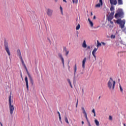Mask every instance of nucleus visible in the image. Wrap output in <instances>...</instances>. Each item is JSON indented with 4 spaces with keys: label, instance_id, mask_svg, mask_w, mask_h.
I'll return each instance as SVG.
<instances>
[{
    "label": "nucleus",
    "instance_id": "nucleus-1",
    "mask_svg": "<svg viewBox=\"0 0 126 126\" xmlns=\"http://www.w3.org/2000/svg\"><path fill=\"white\" fill-rule=\"evenodd\" d=\"M115 85H116V81L110 78L107 83L108 88L110 90H114L115 89Z\"/></svg>",
    "mask_w": 126,
    "mask_h": 126
},
{
    "label": "nucleus",
    "instance_id": "nucleus-2",
    "mask_svg": "<svg viewBox=\"0 0 126 126\" xmlns=\"http://www.w3.org/2000/svg\"><path fill=\"white\" fill-rule=\"evenodd\" d=\"M13 101L11 100V95H10L9 97V110H10V114L12 115L13 114V112L14 111V106L12 104V103Z\"/></svg>",
    "mask_w": 126,
    "mask_h": 126
},
{
    "label": "nucleus",
    "instance_id": "nucleus-3",
    "mask_svg": "<svg viewBox=\"0 0 126 126\" xmlns=\"http://www.w3.org/2000/svg\"><path fill=\"white\" fill-rule=\"evenodd\" d=\"M116 23H117V24H119L120 27L121 29H123V28L125 27V24H126V20H122L121 19H119L116 21Z\"/></svg>",
    "mask_w": 126,
    "mask_h": 126
},
{
    "label": "nucleus",
    "instance_id": "nucleus-4",
    "mask_svg": "<svg viewBox=\"0 0 126 126\" xmlns=\"http://www.w3.org/2000/svg\"><path fill=\"white\" fill-rule=\"evenodd\" d=\"M124 16V12H123V9H118L117 10V13H116L115 17L118 19V17H123Z\"/></svg>",
    "mask_w": 126,
    "mask_h": 126
},
{
    "label": "nucleus",
    "instance_id": "nucleus-5",
    "mask_svg": "<svg viewBox=\"0 0 126 126\" xmlns=\"http://www.w3.org/2000/svg\"><path fill=\"white\" fill-rule=\"evenodd\" d=\"M4 49L6 51L8 56H10V51L9 50V47H8V43L7 42H4Z\"/></svg>",
    "mask_w": 126,
    "mask_h": 126
},
{
    "label": "nucleus",
    "instance_id": "nucleus-6",
    "mask_svg": "<svg viewBox=\"0 0 126 126\" xmlns=\"http://www.w3.org/2000/svg\"><path fill=\"white\" fill-rule=\"evenodd\" d=\"M17 55L19 57V59H20L23 64H24V61H23V59H22V56H21V52H20V50H18L17 51Z\"/></svg>",
    "mask_w": 126,
    "mask_h": 126
},
{
    "label": "nucleus",
    "instance_id": "nucleus-7",
    "mask_svg": "<svg viewBox=\"0 0 126 126\" xmlns=\"http://www.w3.org/2000/svg\"><path fill=\"white\" fill-rule=\"evenodd\" d=\"M97 51H98V48H94L92 51V55L95 61L97 58V57L96 56V52H97Z\"/></svg>",
    "mask_w": 126,
    "mask_h": 126
},
{
    "label": "nucleus",
    "instance_id": "nucleus-8",
    "mask_svg": "<svg viewBox=\"0 0 126 126\" xmlns=\"http://www.w3.org/2000/svg\"><path fill=\"white\" fill-rule=\"evenodd\" d=\"M103 6V0H99V2L98 3L96 4L95 5V7L96 8H99Z\"/></svg>",
    "mask_w": 126,
    "mask_h": 126
},
{
    "label": "nucleus",
    "instance_id": "nucleus-9",
    "mask_svg": "<svg viewBox=\"0 0 126 126\" xmlns=\"http://www.w3.org/2000/svg\"><path fill=\"white\" fill-rule=\"evenodd\" d=\"M46 13L48 16L51 17L52 15H53V10L51 9H47Z\"/></svg>",
    "mask_w": 126,
    "mask_h": 126
},
{
    "label": "nucleus",
    "instance_id": "nucleus-10",
    "mask_svg": "<svg viewBox=\"0 0 126 126\" xmlns=\"http://www.w3.org/2000/svg\"><path fill=\"white\" fill-rule=\"evenodd\" d=\"M87 61V58H84V59L83 60V61L82 62V68H83V69H84V68H85V63H86Z\"/></svg>",
    "mask_w": 126,
    "mask_h": 126
},
{
    "label": "nucleus",
    "instance_id": "nucleus-11",
    "mask_svg": "<svg viewBox=\"0 0 126 126\" xmlns=\"http://www.w3.org/2000/svg\"><path fill=\"white\" fill-rule=\"evenodd\" d=\"M25 81H26V84L27 87V90L28 91H29V85L28 84V78L27 77H25Z\"/></svg>",
    "mask_w": 126,
    "mask_h": 126
},
{
    "label": "nucleus",
    "instance_id": "nucleus-12",
    "mask_svg": "<svg viewBox=\"0 0 126 126\" xmlns=\"http://www.w3.org/2000/svg\"><path fill=\"white\" fill-rule=\"evenodd\" d=\"M110 2L111 4H113L114 5H116L117 3V0H110Z\"/></svg>",
    "mask_w": 126,
    "mask_h": 126
},
{
    "label": "nucleus",
    "instance_id": "nucleus-13",
    "mask_svg": "<svg viewBox=\"0 0 126 126\" xmlns=\"http://www.w3.org/2000/svg\"><path fill=\"white\" fill-rule=\"evenodd\" d=\"M82 47L84 48V49H86L87 48V44H86V41L84 40L82 44Z\"/></svg>",
    "mask_w": 126,
    "mask_h": 126
},
{
    "label": "nucleus",
    "instance_id": "nucleus-14",
    "mask_svg": "<svg viewBox=\"0 0 126 126\" xmlns=\"http://www.w3.org/2000/svg\"><path fill=\"white\" fill-rule=\"evenodd\" d=\"M94 124H95V126H100V122H99L98 121V120H97L96 119H94Z\"/></svg>",
    "mask_w": 126,
    "mask_h": 126
},
{
    "label": "nucleus",
    "instance_id": "nucleus-15",
    "mask_svg": "<svg viewBox=\"0 0 126 126\" xmlns=\"http://www.w3.org/2000/svg\"><path fill=\"white\" fill-rule=\"evenodd\" d=\"M59 56L60 58V59L63 63V64H64V62L63 61V56L62 55V54H59Z\"/></svg>",
    "mask_w": 126,
    "mask_h": 126
},
{
    "label": "nucleus",
    "instance_id": "nucleus-16",
    "mask_svg": "<svg viewBox=\"0 0 126 126\" xmlns=\"http://www.w3.org/2000/svg\"><path fill=\"white\" fill-rule=\"evenodd\" d=\"M88 21L89 22V24L91 26V27H93L94 24L93 23V22L92 21H91V20H90V19H88Z\"/></svg>",
    "mask_w": 126,
    "mask_h": 126
},
{
    "label": "nucleus",
    "instance_id": "nucleus-17",
    "mask_svg": "<svg viewBox=\"0 0 126 126\" xmlns=\"http://www.w3.org/2000/svg\"><path fill=\"white\" fill-rule=\"evenodd\" d=\"M81 110L83 115H85L86 114H87V113H86V110H85V108H84V107H82Z\"/></svg>",
    "mask_w": 126,
    "mask_h": 126
},
{
    "label": "nucleus",
    "instance_id": "nucleus-18",
    "mask_svg": "<svg viewBox=\"0 0 126 126\" xmlns=\"http://www.w3.org/2000/svg\"><path fill=\"white\" fill-rule=\"evenodd\" d=\"M113 24H114V23L113 22H112L111 21H109V25H108V26H109V27L110 28H112V27H113Z\"/></svg>",
    "mask_w": 126,
    "mask_h": 126
},
{
    "label": "nucleus",
    "instance_id": "nucleus-19",
    "mask_svg": "<svg viewBox=\"0 0 126 126\" xmlns=\"http://www.w3.org/2000/svg\"><path fill=\"white\" fill-rule=\"evenodd\" d=\"M64 121L65 123L67 124V125H69V122H68V119H67V117L66 116L64 117Z\"/></svg>",
    "mask_w": 126,
    "mask_h": 126
},
{
    "label": "nucleus",
    "instance_id": "nucleus-20",
    "mask_svg": "<svg viewBox=\"0 0 126 126\" xmlns=\"http://www.w3.org/2000/svg\"><path fill=\"white\" fill-rule=\"evenodd\" d=\"M108 21H111L112 19H113V16L109 15L107 18Z\"/></svg>",
    "mask_w": 126,
    "mask_h": 126
},
{
    "label": "nucleus",
    "instance_id": "nucleus-21",
    "mask_svg": "<svg viewBox=\"0 0 126 126\" xmlns=\"http://www.w3.org/2000/svg\"><path fill=\"white\" fill-rule=\"evenodd\" d=\"M60 9L61 11V14L62 15H63V7H62V6H60Z\"/></svg>",
    "mask_w": 126,
    "mask_h": 126
},
{
    "label": "nucleus",
    "instance_id": "nucleus-22",
    "mask_svg": "<svg viewBox=\"0 0 126 126\" xmlns=\"http://www.w3.org/2000/svg\"><path fill=\"white\" fill-rule=\"evenodd\" d=\"M80 29V24H78L76 27V30H79Z\"/></svg>",
    "mask_w": 126,
    "mask_h": 126
},
{
    "label": "nucleus",
    "instance_id": "nucleus-23",
    "mask_svg": "<svg viewBox=\"0 0 126 126\" xmlns=\"http://www.w3.org/2000/svg\"><path fill=\"white\" fill-rule=\"evenodd\" d=\"M74 74H75V73H76V70H77V66H76V64H75L74 65Z\"/></svg>",
    "mask_w": 126,
    "mask_h": 126
},
{
    "label": "nucleus",
    "instance_id": "nucleus-24",
    "mask_svg": "<svg viewBox=\"0 0 126 126\" xmlns=\"http://www.w3.org/2000/svg\"><path fill=\"white\" fill-rule=\"evenodd\" d=\"M31 20H36V16H35V15H33V16H32L31 17Z\"/></svg>",
    "mask_w": 126,
    "mask_h": 126
},
{
    "label": "nucleus",
    "instance_id": "nucleus-25",
    "mask_svg": "<svg viewBox=\"0 0 126 126\" xmlns=\"http://www.w3.org/2000/svg\"><path fill=\"white\" fill-rule=\"evenodd\" d=\"M78 2V0H72V3H75V4H77Z\"/></svg>",
    "mask_w": 126,
    "mask_h": 126
},
{
    "label": "nucleus",
    "instance_id": "nucleus-26",
    "mask_svg": "<svg viewBox=\"0 0 126 126\" xmlns=\"http://www.w3.org/2000/svg\"><path fill=\"white\" fill-rule=\"evenodd\" d=\"M118 2L120 5L123 4V0H118Z\"/></svg>",
    "mask_w": 126,
    "mask_h": 126
},
{
    "label": "nucleus",
    "instance_id": "nucleus-27",
    "mask_svg": "<svg viewBox=\"0 0 126 126\" xmlns=\"http://www.w3.org/2000/svg\"><path fill=\"white\" fill-rule=\"evenodd\" d=\"M84 115L86 118V120L88 122V118L87 117V113H86V114H84Z\"/></svg>",
    "mask_w": 126,
    "mask_h": 126
},
{
    "label": "nucleus",
    "instance_id": "nucleus-28",
    "mask_svg": "<svg viewBox=\"0 0 126 126\" xmlns=\"http://www.w3.org/2000/svg\"><path fill=\"white\" fill-rule=\"evenodd\" d=\"M84 115L86 118V120L88 122V118L87 117V113H86V114H84Z\"/></svg>",
    "mask_w": 126,
    "mask_h": 126
},
{
    "label": "nucleus",
    "instance_id": "nucleus-29",
    "mask_svg": "<svg viewBox=\"0 0 126 126\" xmlns=\"http://www.w3.org/2000/svg\"><path fill=\"white\" fill-rule=\"evenodd\" d=\"M84 115L86 118V120L88 122V118L87 117V113H86V114H84Z\"/></svg>",
    "mask_w": 126,
    "mask_h": 126
},
{
    "label": "nucleus",
    "instance_id": "nucleus-30",
    "mask_svg": "<svg viewBox=\"0 0 126 126\" xmlns=\"http://www.w3.org/2000/svg\"><path fill=\"white\" fill-rule=\"evenodd\" d=\"M119 88H120V90L121 92H123V88L122 87V86H121V85H120L119 86Z\"/></svg>",
    "mask_w": 126,
    "mask_h": 126
},
{
    "label": "nucleus",
    "instance_id": "nucleus-31",
    "mask_svg": "<svg viewBox=\"0 0 126 126\" xmlns=\"http://www.w3.org/2000/svg\"><path fill=\"white\" fill-rule=\"evenodd\" d=\"M108 119H109V121H113V117L111 115H110L109 116V118Z\"/></svg>",
    "mask_w": 126,
    "mask_h": 126
},
{
    "label": "nucleus",
    "instance_id": "nucleus-32",
    "mask_svg": "<svg viewBox=\"0 0 126 126\" xmlns=\"http://www.w3.org/2000/svg\"><path fill=\"white\" fill-rule=\"evenodd\" d=\"M114 14H115V12L114 11L112 12L111 13H110V14L109 15H110V16L113 17L114 16Z\"/></svg>",
    "mask_w": 126,
    "mask_h": 126
},
{
    "label": "nucleus",
    "instance_id": "nucleus-33",
    "mask_svg": "<svg viewBox=\"0 0 126 126\" xmlns=\"http://www.w3.org/2000/svg\"><path fill=\"white\" fill-rule=\"evenodd\" d=\"M115 38H116V36H115V35H114V34L111 35V39H115Z\"/></svg>",
    "mask_w": 126,
    "mask_h": 126
},
{
    "label": "nucleus",
    "instance_id": "nucleus-34",
    "mask_svg": "<svg viewBox=\"0 0 126 126\" xmlns=\"http://www.w3.org/2000/svg\"><path fill=\"white\" fill-rule=\"evenodd\" d=\"M114 10H115V8L113 6H111V7L110 8L111 11H114Z\"/></svg>",
    "mask_w": 126,
    "mask_h": 126
},
{
    "label": "nucleus",
    "instance_id": "nucleus-35",
    "mask_svg": "<svg viewBox=\"0 0 126 126\" xmlns=\"http://www.w3.org/2000/svg\"><path fill=\"white\" fill-rule=\"evenodd\" d=\"M101 43H99L98 41H97V47H100V46H101Z\"/></svg>",
    "mask_w": 126,
    "mask_h": 126
},
{
    "label": "nucleus",
    "instance_id": "nucleus-36",
    "mask_svg": "<svg viewBox=\"0 0 126 126\" xmlns=\"http://www.w3.org/2000/svg\"><path fill=\"white\" fill-rule=\"evenodd\" d=\"M69 53V51L66 50L65 51V55L67 56V55H68Z\"/></svg>",
    "mask_w": 126,
    "mask_h": 126
},
{
    "label": "nucleus",
    "instance_id": "nucleus-37",
    "mask_svg": "<svg viewBox=\"0 0 126 126\" xmlns=\"http://www.w3.org/2000/svg\"><path fill=\"white\" fill-rule=\"evenodd\" d=\"M67 81L69 83V84H71V82H70V80L69 79H67Z\"/></svg>",
    "mask_w": 126,
    "mask_h": 126
},
{
    "label": "nucleus",
    "instance_id": "nucleus-38",
    "mask_svg": "<svg viewBox=\"0 0 126 126\" xmlns=\"http://www.w3.org/2000/svg\"><path fill=\"white\" fill-rule=\"evenodd\" d=\"M28 75L29 76V77L30 78V79H31V75H30V74H29L28 72Z\"/></svg>",
    "mask_w": 126,
    "mask_h": 126
},
{
    "label": "nucleus",
    "instance_id": "nucleus-39",
    "mask_svg": "<svg viewBox=\"0 0 126 126\" xmlns=\"http://www.w3.org/2000/svg\"><path fill=\"white\" fill-rule=\"evenodd\" d=\"M59 120L61 123H62V117L61 116L59 117Z\"/></svg>",
    "mask_w": 126,
    "mask_h": 126
},
{
    "label": "nucleus",
    "instance_id": "nucleus-40",
    "mask_svg": "<svg viewBox=\"0 0 126 126\" xmlns=\"http://www.w3.org/2000/svg\"><path fill=\"white\" fill-rule=\"evenodd\" d=\"M92 113H93L94 114H95V109H93L92 110Z\"/></svg>",
    "mask_w": 126,
    "mask_h": 126
},
{
    "label": "nucleus",
    "instance_id": "nucleus-41",
    "mask_svg": "<svg viewBox=\"0 0 126 126\" xmlns=\"http://www.w3.org/2000/svg\"><path fill=\"white\" fill-rule=\"evenodd\" d=\"M101 44L102 45H103V46H105V45H106V43H105L104 42H101Z\"/></svg>",
    "mask_w": 126,
    "mask_h": 126
},
{
    "label": "nucleus",
    "instance_id": "nucleus-42",
    "mask_svg": "<svg viewBox=\"0 0 126 126\" xmlns=\"http://www.w3.org/2000/svg\"><path fill=\"white\" fill-rule=\"evenodd\" d=\"M63 1L64 2H65V3H66V2H67V1H66V0H63Z\"/></svg>",
    "mask_w": 126,
    "mask_h": 126
},
{
    "label": "nucleus",
    "instance_id": "nucleus-43",
    "mask_svg": "<svg viewBox=\"0 0 126 126\" xmlns=\"http://www.w3.org/2000/svg\"><path fill=\"white\" fill-rule=\"evenodd\" d=\"M58 0H54L55 2H58Z\"/></svg>",
    "mask_w": 126,
    "mask_h": 126
},
{
    "label": "nucleus",
    "instance_id": "nucleus-44",
    "mask_svg": "<svg viewBox=\"0 0 126 126\" xmlns=\"http://www.w3.org/2000/svg\"><path fill=\"white\" fill-rule=\"evenodd\" d=\"M70 87H71L72 88V85H71V83L70 84H69Z\"/></svg>",
    "mask_w": 126,
    "mask_h": 126
},
{
    "label": "nucleus",
    "instance_id": "nucleus-45",
    "mask_svg": "<svg viewBox=\"0 0 126 126\" xmlns=\"http://www.w3.org/2000/svg\"><path fill=\"white\" fill-rule=\"evenodd\" d=\"M70 87H71L72 88V85H71V83L70 84H69Z\"/></svg>",
    "mask_w": 126,
    "mask_h": 126
},
{
    "label": "nucleus",
    "instance_id": "nucleus-46",
    "mask_svg": "<svg viewBox=\"0 0 126 126\" xmlns=\"http://www.w3.org/2000/svg\"><path fill=\"white\" fill-rule=\"evenodd\" d=\"M59 114V117H61V114L60 113V112H58Z\"/></svg>",
    "mask_w": 126,
    "mask_h": 126
},
{
    "label": "nucleus",
    "instance_id": "nucleus-47",
    "mask_svg": "<svg viewBox=\"0 0 126 126\" xmlns=\"http://www.w3.org/2000/svg\"><path fill=\"white\" fill-rule=\"evenodd\" d=\"M94 19H96V16H94Z\"/></svg>",
    "mask_w": 126,
    "mask_h": 126
},
{
    "label": "nucleus",
    "instance_id": "nucleus-48",
    "mask_svg": "<svg viewBox=\"0 0 126 126\" xmlns=\"http://www.w3.org/2000/svg\"><path fill=\"white\" fill-rule=\"evenodd\" d=\"M82 125H84V122L82 121Z\"/></svg>",
    "mask_w": 126,
    "mask_h": 126
},
{
    "label": "nucleus",
    "instance_id": "nucleus-49",
    "mask_svg": "<svg viewBox=\"0 0 126 126\" xmlns=\"http://www.w3.org/2000/svg\"><path fill=\"white\" fill-rule=\"evenodd\" d=\"M94 117H96V114H95V113H94Z\"/></svg>",
    "mask_w": 126,
    "mask_h": 126
},
{
    "label": "nucleus",
    "instance_id": "nucleus-50",
    "mask_svg": "<svg viewBox=\"0 0 126 126\" xmlns=\"http://www.w3.org/2000/svg\"><path fill=\"white\" fill-rule=\"evenodd\" d=\"M89 126H91V125L90 124V123L89 122Z\"/></svg>",
    "mask_w": 126,
    "mask_h": 126
},
{
    "label": "nucleus",
    "instance_id": "nucleus-51",
    "mask_svg": "<svg viewBox=\"0 0 126 126\" xmlns=\"http://www.w3.org/2000/svg\"><path fill=\"white\" fill-rule=\"evenodd\" d=\"M87 48L88 49H90V46H88Z\"/></svg>",
    "mask_w": 126,
    "mask_h": 126
},
{
    "label": "nucleus",
    "instance_id": "nucleus-52",
    "mask_svg": "<svg viewBox=\"0 0 126 126\" xmlns=\"http://www.w3.org/2000/svg\"><path fill=\"white\" fill-rule=\"evenodd\" d=\"M91 15H93V13L92 12L91 13Z\"/></svg>",
    "mask_w": 126,
    "mask_h": 126
},
{
    "label": "nucleus",
    "instance_id": "nucleus-53",
    "mask_svg": "<svg viewBox=\"0 0 126 126\" xmlns=\"http://www.w3.org/2000/svg\"><path fill=\"white\" fill-rule=\"evenodd\" d=\"M0 125H1V126H2V124L1 123Z\"/></svg>",
    "mask_w": 126,
    "mask_h": 126
},
{
    "label": "nucleus",
    "instance_id": "nucleus-54",
    "mask_svg": "<svg viewBox=\"0 0 126 126\" xmlns=\"http://www.w3.org/2000/svg\"><path fill=\"white\" fill-rule=\"evenodd\" d=\"M124 126H126V124H124Z\"/></svg>",
    "mask_w": 126,
    "mask_h": 126
},
{
    "label": "nucleus",
    "instance_id": "nucleus-55",
    "mask_svg": "<svg viewBox=\"0 0 126 126\" xmlns=\"http://www.w3.org/2000/svg\"><path fill=\"white\" fill-rule=\"evenodd\" d=\"M107 38H109V36H107Z\"/></svg>",
    "mask_w": 126,
    "mask_h": 126
},
{
    "label": "nucleus",
    "instance_id": "nucleus-56",
    "mask_svg": "<svg viewBox=\"0 0 126 126\" xmlns=\"http://www.w3.org/2000/svg\"><path fill=\"white\" fill-rule=\"evenodd\" d=\"M99 99H100V96L99 97Z\"/></svg>",
    "mask_w": 126,
    "mask_h": 126
}]
</instances>
